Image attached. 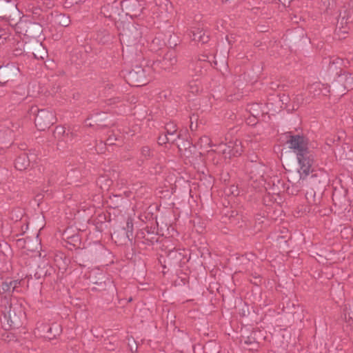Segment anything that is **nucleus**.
Instances as JSON below:
<instances>
[{
  "label": "nucleus",
  "instance_id": "f257e3e1",
  "mask_svg": "<svg viewBox=\"0 0 353 353\" xmlns=\"http://www.w3.org/2000/svg\"><path fill=\"white\" fill-rule=\"evenodd\" d=\"M287 144L296 156L300 179H305L312 172L314 161V154L308 148L307 139L303 136L290 134Z\"/></svg>",
  "mask_w": 353,
  "mask_h": 353
},
{
  "label": "nucleus",
  "instance_id": "f03ea898",
  "mask_svg": "<svg viewBox=\"0 0 353 353\" xmlns=\"http://www.w3.org/2000/svg\"><path fill=\"white\" fill-rule=\"evenodd\" d=\"M56 122L54 114L50 110H40L35 119V125L39 130H45Z\"/></svg>",
  "mask_w": 353,
  "mask_h": 353
},
{
  "label": "nucleus",
  "instance_id": "7ed1b4c3",
  "mask_svg": "<svg viewBox=\"0 0 353 353\" xmlns=\"http://www.w3.org/2000/svg\"><path fill=\"white\" fill-rule=\"evenodd\" d=\"M246 172L249 174L250 178L254 181H259L263 179L265 167L258 162H249L245 165Z\"/></svg>",
  "mask_w": 353,
  "mask_h": 353
},
{
  "label": "nucleus",
  "instance_id": "20e7f679",
  "mask_svg": "<svg viewBox=\"0 0 353 353\" xmlns=\"http://www.w3.org/2000/svg\"><path fill=\"white\" fill-rule=\"evenodd\" d=\"M53 136L58 141L57 144L59 147H63L62 142L65 143L72 142L73 137L72 133H65V128L62 126L56 127Z\"/></svg>",
  "mask_w": 353,
  "mask_h": 353
},
{
  "label": "nucleus",
  "instance_id": "39448f33",
  "mask_svg": "<svg viewBox=\"0 0 353 353\" xmlns=\"http://www.w3.org/2000/svg\"><path fill=\"white\" fill-rule=\"evenodd\" d=\"M177 62L176 52L174 50H169L161 61V66L164 70H170Z\"/></svg>",
  "mask_w": 353,
  "mask_h": 353
},
{
  "label": "nucleus",
  "instance_id": "423d86ee",
  "mask_svg": "<svg viewBox=\"0 0 353 353\" xmlns=\"http://www.w3.org/2000/svg\"><path fill=\"white\" fill-rule=\"evenodd\" d=\"M124 3L125 8L128 11V14L138 16L142 12L143 8L138 0H127Z\"/></svg>",
  "mask_w": 353,
  "mask_h": 353
},
{
  "label": "nucleus",
  "instance_id": "0eeeda50",
  "mask_svg": "<svg viewBox=\"0 0 353 353\" xmlns=\"http://www.w3.org/2000/svg\"><path fill=\"white\" fill-rule=\"evenodd\" d=\"M190 36L193 41L202 43H205L209 40V36L206 34L203 29L199 28H194L191 30V34Z\"/></svg>",
  "mask_w": 353,
  "mask_h": 353
},
{
  "label": "nucleus",
  "instance_id": "6e6552de",
  "mask_svg": "<svg viewBox=\"0 0 353 353\" xmlns=\"http://www.w3.org/2000/svg\"><path fill=\"white\" fill-rule=\"evenodd\" d=\"M30 165L28 156L26 153L21 154L15 160L14 166L19 170H26Z\"/></svg>",
  "mask_w": 353,
  "mask_h": 353
},
{
  "label": "nucleus",
  "instance_id": "1a4fd4ad",
  "mask_svg": "<svg viewBox=\"0 0 353 353\" xmlns=\"http://www.w3.org/2000/svg\"><path fill=\"white\" fill-rule=\"evenodd\" d=\"M232 144H233V141H230L227 144L221 143L219 145H216V150L215 151L219 153H222L225 156V157L228 156L230 158L231 156H232L231 150Z\"/></svg>",
  "mask_w": 353,
  "mask_h": 353
},
{
  "label": "nucleus",
  "instance_id": "9d476101",
  "mask_svg": "<svg viewBox=\"0 0 353 353\" xmlns=\"http://www.w3.org/2000/svg\"><path fill=\"white\" fill-rule=\"evenodd\" d=\"M139 73L141 74V75L139 78L137 79V82L138 83L137 85V86L145 84V82L144 81V70L139 67L137 68V70H134L130 72V77L134 79L136 78V76Z\"/></svg>",
  "mask_w": 353,
  "mask_h": 353
},
{
  "label": "nucleus",
  "instance_id": "9b49d317",
  "mask_svg": "<svg viewBox=\"0 0 353 353\" xmlns=\"http://www.w3.org/2000/svg\"><path fill=\"white\" fill-rule=\"evenodd\" d=\"M198 144L200 145L201 148H208L216 146V144L212 143L210 138L208 136H203L201 137Z\"/></svg>",
  "mask_w": 353,
  "mask_h": 353
},
{
  "label": "nucleus",
  "instance_id": "f8f14e48",
  "mask_svg": "<svg viewBox=\"0 0 353 353\" xmlns=\"http://www.w3.org/2000/svg\"><path fill=\"white\" fill-rule=\"evenodd\" d=\"M242 148L243 147L240 141L236 140L234 142H233L231 148L232 156L240 155L243 151Z\"/></svg>",
  "mask_w": 353,
  "mask_h": 353
},
{
  "label": "nucleus",
  "instance_id": "ddd939ff",
  "mask_svg": "<svg viewBox=\"0 0 353 353\" xmlns=\"http://www.w3.org/2000/svg\"><path fill=\"white\" fill-rule=\"evenodd\" d=\"M165 130H166V134L168 136H175V135L180 136V134H178L176 132V128L175 125L172 123L166 124Z\"/></svg>",
  "mask_w": 353,
  "mask_h": 353
},
{
  "label": "nucleus",
  "instance_id": "4468645a",
  "mask_svg": "<svg viewBox=\"0 0 353 353\" xmlns=\"http://www.w3.org/2000/svg\"><path fill=\"white\" fill-rule=\"evenodd\" d=\"M168 135H167L166 134L163 136H160L159 137V144H164L166 142L174 143V141H176L177 139H179V135H176V137L173 138H168Z\"/></svg>",
  "mask_w": 353,
  "mask_h": 353
},
{
  "label": "nucleus",
  "instance_id": "2eb2a0df",
  "mask_svg": "<svg viewBox=\"0 0 353 353\" xmlns=\"http://www.w3.org/2000/svg\"><path fill=\"white\" fill-rule=\"evenodd\" d=\"M16 287H17V281H10L9 283L4 282L2 284V289L4 291H10V290L13 291Z\"/></svg>",
  "mask_w": 353,
  "mask_h": 353
},
{
  "label": "nucleus",
  "instance_id": "dca6fc26",
  "mask_svg": "<svg viewBox=\"0 0 353 353\" xmlns=\"http://www.w3.org/2000/svg\"><path fill=\"white\" fill-rule=\"evenodd\" d=\"M141 154L145 159H148L152 156V152L148 146H143L141 150Z\"/></svg>",
  "mask_w": 353,
  "mask_h": 353
},
{
  "label": "nucleus",
  "instance_id": "f3484780",
  "mask_svg": "<svg viewBox=\"0 0 353 353\" xmlns=\"http://www.w3.org/2000/svg\"><path fill=\"white\" fill-rule=\"evenodd\" d=\"M342 63V60L339 58H334L332 61H330V67H332L333 65H338Z\"/></svg>",
  "mask_w": 353,
  "mask_h": 353
},
{
  "label": "nucleus",
  "instance_id": "a211bd4d",
  "mask_svg": "<svg viewBox=\"0 0 353 353\" xmlns=\"http://www.w3.org/2000/svg\"><path fill=\"white\" fill-rule=\"evenodd\" d=\"M63 26H68V20L67 19H65V21L62 23Z\"/></svg>",
  "mask_w": 353,
  "mask_h": 353
},
{
  "label": "nucleus",
  "instance_id": "6ab92c4d",
  "mask_svg": "<svg viewBox=\"0 0 353 353\" xmlns=\"http://www.w3.org/2000/svg\"><path fill=\"white\" fill-rule=\"evenodd\" d=\"M19 324V322H11V325L17 326Z\"/></svg>",
  "mask_w": 353,
  "mask_h": 353
},
{
  "label": "nucleus",
  "instance_id": "aec40b11",
  "mask_svg": "<svg viewBox=\"0 0 353 353\" xmlns=\"http://www.w3.org/2000/svg\"><path fill=\"white\" fill-rule=\"evenodd\" d=\"M127 226L128 228H132V223L131 222L128 221L127 222Z\"/></svg>",
  "mask_w": 353,
  "mask_h": 353
},
{
  "label": "nucleus",
  "instance_id": "412c9836",
  "mask_svg": "<svg viewBox=\"0 0 353 353\" xmlns=\"http://www.w3.org/2000/svg\"><path fill=\"white\" fill-rule=\"evenodd\" d=\"M196 67L199 68H201V63H196Z\"/></svg>",
  "mask_w": 353,
  "mask_h": 353
},
{
  "label": "nucleus",
  "instance_id": "4be33fe9",
  "mask_svg": "<svg viewBox=\"0 0 353 353\" xmlns=\"http://www.w3.org/2000/svg\"><path fill=\"white\" fill-rule=\"evenodd\" d=\"M173 137H176V135L175 136H168V138H173Z\"/></svg>",
  "mask_w": 353,
  "mask_h": 353
},
{
  "label": "nucleus",
  "instance_id": "5701e85b",
  "mask_svg": "<svg viewBox=\"0 0 353 353\" xmlns=\"http://www.w3.org/2000/svg\"><path fill=\"white\" fill-rule=\"evenodd\" d=\"M110 141V139H108V141H109L108 144H109V145H111V144H112V143H111Z\"/></svg>",
  "mask_w": 353,
  "mask_h": 353
},
{
  "label": "nucleus",
  "instance_id": "b1692460",
  "mask_svg": "<svg viewBox=\"0 0 353 353\" xmlns=\"http://www.w3.org/2000/svg\"><path fill=\"white\" fill-rule=\"evenodd\" d=\"M51 331H52V327H49L48 332H51Z\"/></svg>",
  "mask_w": 353,
  "mask_h": 353
},
{
  "label": "nucleus",
  "instance_id": "393cba45",
  "mask_svg": "<svg viewBox=\"0 0 353 353\" xmlns=\"http://www.w3.org/2000/svg\"><path fill=\"white\" fill-rule=\"evenodd\" d=\"M252 106H258V104H256V105H252Z\"/></svg>",
  "mask_w": 353,
  "mask_h": 353
}]
</instances>
